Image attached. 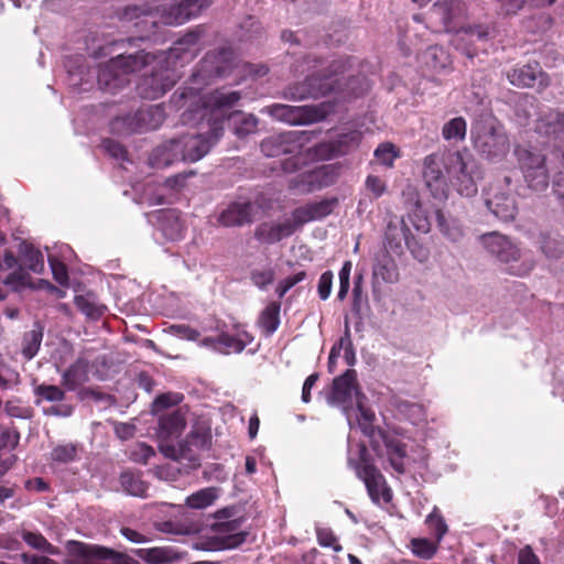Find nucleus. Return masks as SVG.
I'll use <instances>...</instances> for the list:
<instances>
[{"label": "nucleus", "instance_id": "5fc2aeb1", "mask_svg": "<svg viewBox=\"0 0 564 564\" xmlns=\"http://www.w3.org/2000/svg\"><path fill=\"white\" fill-rule=\"evenodd\" d=\"M352 263L351 261H345L340 271H339V290L337 293V299L339 301H344L348 294L350 288V272H351Z\"/></svg>", "mask_w": 564, "mask_h": 564}, {"label": "nucleus", "instance_id": "37998d69", "mask_svg": "<svg viewBox=\"0 0 564 564\" xmlns=\"http://www.w3.org/2000/svg\"><path fill=\"white\" fill-rule=\"evenodd\" d=\"M137 554L150 564H165L174 560L173 551L165 547L140 549Z\"/></svg>", "mask_w": 564, "mask_h": 564}, {"label": "nucleus", "instance_id": "9d476101", "mask_svg": "<svg viewBox=\"0 0 564 564\" xmlns=\"http://www.w3.org/2000/svg\"><path fill=\"white\" fill-rule=\"evenodd\" d=\"M155 67L149 76H144L139 86V94L145 99H158L166 91L173 88L178 79L175 69L167 66V57L165 54H160L156 58Z\"/></svg>", "mask_w": 564, "mask_h": 564}, {"label": "nucleus", "instance_id": "72a5a7b5", "mask_svg": "<svg viewBox=\"0 0 564 564\" xmlns=\"http://www.w3.org/2000/svg\"><path fill=\"white\" fill-rule=\"evenodd\" d=\"M74 303L83 314L93 319L100 318L107 310L106 305L98 301L94 292L76 295Z\"/></svg>", "mask_w": 564, "mask_h": 564}, {"label": "nucleus", "instance_id": "09e8293b", "mask_svg": "<svg viewBox=\"0 0 564 564\" xmlns=\"http://www.w3.org/2000/svg\"><path fill=\"white\" fill-rule=\"evenodd\" d=\"M34 394L39 398L36 404L42 400L47 402H62L65 400V391L57 386L42 383L34 388Z\"/></svg>", "mask_w": 564, "mask_h": 564}, {"label": "nucleus", "instance_id": "20e7f679", "mask_svg": "<svg viewBox=\"0 0 564 564\" xmlns=\"http://www.w3.org/2000/svg\"><path fill=\"white\" fill-rule=\"evenodd\" d=\"M214 0H165L162 4L143 2L127 6L121 14L126 21L149 18L151 25L158 22L167 25H178L198 17L212 6Z\"/></svg>", "mask_w": 564, "mask_h": 564}, {"label": "nucleus", "instance_id": "bb28decb", "mask_svg": "<svg viewBox=\"0 0 564 564\" xmlns=\"http://www.w3.org/2000/svg\"><path fill=\"white\" fill-rule=\"evenodd\" d=\"M203 31L195 30L186 33L174 43L170 54L174 57L189 61L194 58L200 50V39Z\"/></svg>", "mask_w": 564, "mask_h": 564}, {"label": "nucleus", "instance_id": "1a4fd4ad", "mask_svg": "<svg viewBox=\"0 0 564 564\" xmlns=\"http://www.w3.org/2000/svg\"><path fill=\"white\" fill-rule=\"evenodd\" d=\"M208 435L200 431H193L184 441L176 445L161 443L160 451L166 457L181 463L186 468L199 466V452L207 446Z\"/></svg>", "mask_w": 564, "mask_h": 564}, {"label": "nucleus", "instance_id": "ddd939ff", "mask_svg": "<svg viewBox=\"0 0 564 564\" xmlns=\"http://www.w3.org/2000/svg\"><path fill=\"white\" fill-rule=\"evenodd\" d=\"M236 68H240V64L236 61L234 51L229 47H221L205 55L194 76H199L203 79L226 77Z\"/></svg>", "mask_w": 564, "mask_h": 564}, {"label": "nucleus", "instance_id": "a878e982", "mask_svg": "<svg viewBox=\"0 0 564 564\" xmlns=\"http://www.w3.org/2000/svg\"><path fill=\"white\" fill-rule=\"evenodd\" d=\"M128 79L121 74L115 58L100 64L97 72V84L101 90L115 93L123 87Z\"/></svg>", "mask_w": 564, "mask_h": 564}, {"label": "nucleus", "instance_id": "69168bd1", "mask_svg": "<svg viewBox=\"0 0 564 564\" xmlns=\"http://www.w3.org/2000/svg\"><path fill=\"white\" fill-rule=\"evenodd\" d=\"M333 272L325 271L318 281L317 292L321 300L325 301L329 297L333 288Z\"/></svg>", "mask_w": 564, "mask_h": 564}, {"label": "nucleus", "instance_id": "603ef678", "mask_svg": "<svg viewBox=\"0 0 564 564\" xmlns=\"http://www.w3.org/2000/svg\"><path fill=\"white\" fill-rule=\"evenodd\" d=\"M155 528H156V530H159L163 533H169V534H174V535H186L191 532L187 524H185L181 521H173V520L156 522Z\"/></svg>", "mask_w": 564, "mask_h": 564}, {"label": "nucleus", "instance_id": "c03bdc74", "mask_svg": "<svg viewBox=\"0 0 564 564\" xmlns=\"http://www.w3.org/2000/svg\"><path fill=\"white\" fill-rule=\"evenodd\" d=\"M78 444L63 443L57 444L51 452V459L58 464H68L75 462L78 457Z\"/></svg>", "mask_w": 564, "mask_h": 564}, {"label": "nucleus", "instance_id": "f704fd0d", "mask_svg": "<svg viewBox=\"0 0 564 564\" xmlns=\"http://www.w3.org/2000/svg\"><path fill=\"white\" fill-rule=\"evenodd\" d=\"M119 481L126 494L140 498L147 497L149 486L139 473L126 470L121 473Z\"/></svg>", "mask_w": 564, "mask_h": 564}, {"label": "nucleus", "instance_id": "f8f14e48", "mask_svg": "<svg viewBox=\"0 0 564 564\" xmlns=\"http://www.w3.org/2000/svg\"><path fill=\"white\" fill-rule=\"evenodd\" d=\"M234 511L231 508H225L216 512V519L219 521L214 524V530L218 533L214 545L217 550L236 549L245 543L248 533L241 531V519H231Z\"/></svg>", "mask_w": 564, "mask_h": 564}, {"label": "nucleus", "instance_id": "6e6d98bb", "mask_svg": "<svg viewBox=\"0 0 564 564\" xmlns=\"http://www.w3.org/2000/svg\"><path fill=\"white\" fill-rule=\"evenodd\" d=\"M430 529L433 531L434 535L436 536L437 541H441L444 534L447 532V525L443 519V517L438 513L437 509L435 508L433 512H431L425 521Z\"/></svg>", "mask_w": 564, "mask_h": 564}, {"label": "nucleus", "instance_id": "6e6552de", "mask_svg": "<svg viewBox=\"0 0 564 564\" xmlns=\"http://www.w3.org/2000/svg\"><path fill=\"white\" fill-rule=\"evenodd\" d=\"M164 120L165 111L161 105H145L133 112L113 118L110 129L118 134L141 133L158 129Z\"/></svg>", "mask_w": 564, "mask_h": 564}, {"label": "nucleus", "instance_id": "412c9836", "mask_svg": "<svg viewBox=\"0 0 564 564\" xmlns=\"http://www.w3.org/2000/svg\"><path fill=\"white\" fill-rule=\"evenodd\" d=\"M508 80L518 87H534L547 85V76L538 63L514 67L507 73Z\"/></svg>", "mask_w": 564, "mask_h": 564}, {"label": "nucleus", "instance_id": "ea45409f", "mask_svg": "<svg viewBox=\"0 0 564 564\" xmlns=\"http://www.w3.org/2000/svg\"><path fill=\"white\" fill-rule=\"evenodd\" d=\"M528 186L535 192H543L549 186V171L544 164L523 173Z\"/></svg>", "mask_w": 564, "mask_h": 564}, {"label": "nucleus", "instance_id": "dca6fc26", "mask_svg": "<svg viewBox=\"0 0 564 564\" xmlns=\"http://www.w3.org/2000/svg\"><path fill=\"white\" fill-rule=\"evenodd\" d=\"M485 205L496 218L506 223L513 220L518 213L514 197L499 185H491L485 192Z\"/></svg>", "mask_w": 564, "mask_h": 564}, {"label": "nucleus", "instance_id": "c9c22d12", "mask_svg": "<svg viewBox=\"0 0 564 564\" xmlns=\"http://www.w3.org/2000/svg\"><path fill=\"white\" fill-rule=\"evenodd\" d=\"M161 230L170 240H177L183 235V225L175 210L170 209L161 213Z\"/></svg>", "mask_w": 564, "mask_h": 564}, {"label": "nucleus", "instance_id": "4c0bfd02", "mask_svg": "<svg viewBox=\"0 0 564 564\" xmlns=\"http://www.w3.org/2000/svg\"><path fill=\"white\" fill-rule=\"evenodd\" d=\"M43 339V328L35 323L33 328L26 332L22 340V355L31 360L39 351Z\"/></svg>", "mask_w": 564, "mask_h": 564}, {"label": "nucleus", "instance_id": "58836bf2", "mask_svg": "<svg viewBox=\"0 0 564 564\" xmlns=\"http://www.w3.org/2000/svg\"><path fill=\"white\" fill-rule=\"evenodd\" d=\"M467 133V122L463 117H455L444 123L442 137L446 141L459 142L465 140Z\"/></svg>", "mask_w": 564, "mask_h": 564}, {"label": "nucleus", "instance_id": "2eb2a0df", "mask_svg": "<svg viewBox=\"0 0 564 564\" xmlns=\"http://www.w3.org/2000/svg\"><path fill=\"white\" fill-rule=\"evenodd\" d=\"M262 112L292 126L306 124L318 119V111L312 106L273 104L264 107Z\"/></svg>", "mask_w": 564, "mask_h": 564}, {"label": "nucleus", "instance_id": "6ab92c4d", "mask_svg": "<svg viewBox=\"0 0 564 564\" xmlns=\"http://www.w3.org/2000/svg\"><path fill=\"white\" fill-rule=\"evenodd\" d=\"M380 445L383 451V455L381 457H387L389 467L393 469L397 474L403 475L406 470V445L401 440H399L398 437L390 433L381 435Z\"/></svg>", "mask_w": 564, "mask_h": 564}, {"label": "nucleus", "instance_id": "9b49d317", "mask_svg": "<svg viewBox=\"0 0 564 564\" xmlns=\"http://www.w3.org/2000/svg\"><path fill=\"white\" fill-rule=\"evenodd\" d=\"M348 464L355 469L357 477L365 482L367 491L373 502L378 503L380 499L384 502L391 500V490L387 486L381 471L367 458V448L365 446L360 447V463L349 458Z\"/></svg>", "mask_w": 564, "mask_h": 564}, {"label": "nucleus", "instance_id": "4468645a", "mask_svg": "<svg viewBox=\"0 0 564 564\" xmlns=\"http://www.w3.org/2000/svg\"><path fill=\"white\" fill-rule=\"evenodd\" d=\"M70 551L76 555L73 564H129L130 558L111 549L73 542Z\"/></svg>", "mask_w": 564, "mask_h": 564}, {"label": "nucleus", "instance_id": "49530a36", "mask_svg": "<svg viewBox=\"0 0 564 564\" xmlns=\"http://www.w3.org/2000/svg\"><path fill=\"white\" fill-rule=\"evenodd\" d=\"M290 186L301 193L313 192L321 187L319 174L316 172L301 173L291 180Z\"/></svg>", "mask_w": 564, "mask_h": 564}, {"label": "nucleus", "instance_id": "f257e3e1", "mask_svg": "<svg viewBox=\"0 0 564 564\" xmlns=\"http://www.w3.org/2000/svg\"><path fill=\"white\" fill-rule=\"evenodd\" d=\"M442 164L449 182L462 196L471 197L477 194V180L480 177V172L476 160L466 152L455 151L444 154L442 162L436 154H430L424 159V181L435 198L447 197V184Z\"/></svg>", "mask_w": 564, "mask_h": 564}, {"label": "nucleus", "instance_id": "338daca9", "mask_svg": "<svg viewBox=\"0 0 564 564\" xmlns=\"http://www.w3.org/2000/svg\"><path fill=\"white\" fill-rule=\"evenodd\" d=\"M101 148L115 159H124L127 154L126 149L119 142L111 139H105Z\"/></svg>", "mask_w": 564, "mask_h": 564}, {"label": "nucleus", "instance_id": "0eeeda50", "mask_svg": "<svg viewBox=\"0 0 564 564\" xmlns=\"http://www.w3.org/2000/svg\"><path fill=\"white\" fill-rule=\"evenodd\" d=\"M481 241L492 257L508 265L509 274L524 276L534 268L533 261L523 259L521 250L507 236L492 231L482 235Z\"/></svg>", "mask_w": 564, "mask_h": 564}, {"label": "nucleus", "instance_id": "e2e57ef3", "mask_svg": "<svg viewBox=\"0 0 564 564\" xmlns=\"http://www.w3.org/2000/svg\"><path fill=\"white\" fill-rule=\"evenodd\" d=\"M48 262L54 279L62 285L66 284L68 282V273L66 265L52 256H48Z\"/></svg>", "mask_w": 564, "mask_h": 564}, {"label": "nucleus", "instance_id": "a19ab883", "mask_svg": "<svg viewBox=\"0 0 564 564\" xmlns=\"http://www.w3.org/2000/svg\"><path fill=\"white\" fill-rule=\"evenodd\" d=\"M436 221L441 232L451 241L458 242L464 236L462 227L455 221L446 218L442 210H436Z\"/></svg>", "mask_w": 564, "mask_h": 564}, {"label": "nucleus", "instance_id": "e433bc0d", "mask_svg": "<svg viewBox=\"0 0 564 564\" xmlns=\"http://www.w3.org/2000/svg\"><path fill=\"white\" fill-rule=\"evenodd\" d=\"M514 154L522 173L529 172L545 163V155L536 150L517 147Z\"/></svg>", "mask_w": 564, "mask_h": 564}, {"label": "nucleus", "instance_id": "864d4df0", "mask_svg": "<svg viewBox=\"0 0 564 564\" xmlns=\"http://www.w3.org/2000/svg\"><path fill=\"white\" fill-rule=\"evenodd\" d=\"M352 263L351 261H345L340 271H339V290L337 293V299L339 301H344L348 294L350 288V272H351Z\"/></svg>", "mask_w": 564, "mask_h": 564}, {"label": "nucleus", "instance_id": "c85d7f7f", "mask_svg": "<svg viewBox=\"0 0 564 564\" xmlns=\"http://www.w3.org/2000/svg\"><path fill=\"white\" fill-rule=\"evenodd\" d=\"M203 344L221 354L241 352L246 348V341L242 338L227 333H221L216 337H206Z\"/></svg>", "mask_w": 564, "mask_h": 564}, {"label": "nucleus", "instance_id": "7c9ffc66", "mask_svg": "<svg viewBox=\"0 0 564 564\" xmlns=\"http://www.w3.org/2000/svg\"><path fill=\"white\" fill-rule=\"evenodd\" d=\"M280 310L279 302H270L260 313L257 325L262 334L267 337L273 335L280 326Z\"/></svg>", "mask_w": 564, "mask_h": 564}, {"label": "nucleus", "instance_id": "bf43d9fd", "mask_svg": "<svg viewBox=\"0 0 564 564\" xmlns=\"http://www.w3.org/2000/svg\"><path fill=\"white\" fill-rule=\"evenodd\" d=\"M166 332L181 339L196 340L199 332L185 324H173L166 328Z\"/></svg>", "mask_w": 564, "mask_h": 564}, {"label": "nucleus", "instance_id": "473e14b6", "mask_svg": "<svg viewBox=\"0 0 564 564\" xmlns=\"http://www.w3.org/2000/svg\"><path fill=\"white\" fill-rule=\"evenodd\" d=\"M87 380V364L77 359L62 373V387L67 391H75Z\"/></svg>", "mask_w": 564, "mask_h": 564}, {"label": "nucleus", "instance_id": "5701e85b", "mask_svg": "<svg viewBox=\"0 0 564 564\" xmlns=\"http://www.w3.org/2000/svg\"><path fill=\"white\" fill-rule=\"evenodd\" d=\"M296 226L294 219H285L282 223H262L256 228L254 237L262 243L273 245L291 236Z\"/></svg>", "mask_w": 564, "mask_h": 564}, {"label": "nucleus", "instance_id": "a211bd4d", "mask_svg": "<svg viewBox=\"0 0 564 564\" xmlns=\"http://www.w3.org/2000/svg\"><path fill=\"white\" fill-rule=\"evenodd\" d=\"M354 397H356V400L360 398L357 386V373L355 370L348 369L341 376L333 380L332 391L327 401L329 404L346 408L351 405Z\"/></svg>", "mask_w": 564, "mask_h": 564}, {"label": "nucleus", "instance_id": "cd10ccee", "mask_svg": "<svg viewBox=\"0 0 564 564\" xmlns=\"http://www.w3.org/2000/svg\"><path fill=\"white\" fill-rule=\"evenodd\" d=\"M185 419L178 410L165 413L159 419V437L164 441L181 434L185 427Z\"/></svg>", "mask_w": 564, "mask_h": 564}, {"label": "nucleus", "instance_id": "a18cd8bd", "mask_svg": "<svg viewBox=\"0 0 564 564\" xmlns=\"http://www.w3.org/2000/svg\"><path fill=\"white\" fill-rule=\"evenodd\" d=\"M217 490L213 487L200 489L186 498V505L192 509H204L213 505Z\"/></svg>", "mask_w": 564, "mask_h": 564}, {"label": "nucleus", "instance_id": "f03ea898", "mask_svg": "<svg viewBox=\"0 0 564 564\" xmlns=\"http://www.w3.org/2000/svg\"><path fill=\"white\" fill-rule=\"evenodd\" d=\"M241 99L237 90L218 88L203 98L204 108L209 110L215 119L206 133L183 134L176 138L181 153L184 154V162H196L204 158L224 132V117Z\"/></svg>", "mask_w": 564, "mask_h": 564}, {"label": "nucleus", "instance_id": "774afa93", "mask_svg": "<svg viewBox=\"0 0 564 564\" xmlns=\"http://www.w3.org/2000/svg\"><path fill=\"white\" fill-rule=\"evenodd\" d=\"M553 194L564 208V172H558L553 180Z\"/></svg>", "mask_w": 564, "mask_h": 564}, {"label": "nucleus", "instance_id": "b1692460", "mask_svg": "<svg viewBox=\"0 0 564 564\" xmlns=\"http://www.w3.org/2000/svg\"><path fill=\"white\" fill-rule=\"evenodd\" d=\"M159 55L139 50L135 52H124L115 58L121 74L127 78L128 75L143 69L145 66L153 64Z\"/></svg>", "mask_w": 564, "mask_h": 564}, {"label": "nucleus", "instance_id": "13d9d810", "mask_svg": "<svg viewBox=\"0 0 564 564\" xmlns=\"http://www.w3.org/2000/svg\"><path fill=\"white\" fill-rule=\"evenodd\" d=\"M376 159L384 166L391 167L397 152L391 143H382L375 151Z\"/></svg>", "mask_w": 564, "mask_h": 564}, {"label": "nucleus", "instance_id": "39448f33", "mask_svg": "<svg viewBox=\"0 0 564 564\" xmlns=\"http://www.w3.org/2000/svg\"><path fill=\"white\" fill-rule=\"evenodd\" d=\"M470 137L475 151L490 162H499L510 150L509 138L498 119L481 113L473 122Z\"/></svg>", "mask_w": 564, "mask_h": 564}, {"label": "nucleus", "instance_id": "0e129e2a", "mask_svg": "<svg viewBox=\"0 0 564 564\" xmlns=\"http://www.w3.org/2000/svg\"><path fill=\"white\" fill-rule=\"evenodd\" d=\"M155 476L164 481H175L180 474L181 469L173 464H166L162 466H158L154 471Z\"/></svg>", "mask_w": 564, "mask_h": 564}, {"label": "nucleus", "instance_id": "f3484780", "mask_svg": "<svg viewBox=\"0 0 564 564\" xmlns=\"http://www.w3.org/2000/svg\"><path fill=\"white\" fill-rule=\"evenodd\" d=\"M361 138L362 133L359 130L341 132L335 139L319 143L316 147V154L323 160L345 155L359 147Z\"/></svg>", "mask_w": 564, "mask_h": 564}, {"label": "nucleus", "instance_id": "aec40b11", "mask_svg": "<svg viewBox=\"0 0 564 564\" xmlns=\"http://www.w3.org/2000/svg\"><path fill=\"white\" fill-rule=\"evenodd\" d=\"M256 205L251 202H234L218 216V223L224 227H236L250 224L253 220Z\"/></svg>", "mask_w": 564, "mask_h": 564}, {"label": "nucleus", "instance_id": "4be33fe9", "mask_svg": "<svg viewBox=\"0 0 564 564\" xmlns=\"http://www.w3.org/2000/svg\"><path fill=\"white\" fill-rule=\"evenodd\" d=\"M336 205V198L308 203L304 206L295 208L292 213V217L297 226H302L306 223L318 220L328 216Z\"/></svg>", "mask_w": 564, "mask_h": 564}, {"label": "nucleus", "instance_id": "3c124183", "mask_svg": "<svg viewBox=\"0 0 564 564\" xmlns=\"http://www.w3.org/2000/svg\"><path fill=\"white\" fill-rule=\"evenodd\" d=\"M317 542L323 547H332L335 552H340L343 546L338 543L336 535L330 528H316Z\"/></svg>", "mask_w": 564, "mask_h": 564}, {"label": "nucleus", "instance_id": "052dcab7", "mask_svg": "<svg viewBox=\"0 0 564 564\" xmlns=\"http://www.w3.org/2000/svg\"><path fill=\"white\" fill-rule=\"evenodd\" d=\"M274 280V271L272 269L268 270H254L251 272V281L259 289H265L270 285Z\"/></svg>", "mask_w": 564, "mask_h": 564}, {"label": "nucleus", "instance_id": "c756f323", "mask_svg": "<svg viewBox=\"0 0 564 564\" xmlns=\"http://www.w3.org/2000/svg\"><path fill=\"white\" fill-rule=\"evenodd\" d=\"M229 124L238 138H246L258 130L259 119L252 113L235 111L228 116Z\"/></svg>", "mask_w": 564, "mask_h": 564}, {"label": "nucleus", "instance_id": "393cba45", "mask_svg": "<svg viewBox=\"0 0 564 564\" xmlns=\"http://www.w3.org/2000/svg\"><path fill=\"white\" fill-rule=\"evenodd\" d=\"M177 162H184V154L181 153L176 139L156 147L149 158V163L154 169H164Z\"/></svg>", "mask_w": 564, "mask_h": 564}, {"label": "nucleus", "instance_id": "423d86ee", "mask_svg": "<svg viewBox=\"0 0 564 564\" xmlns=\"http://www.w3.org/2000/svg\"><path fill=\"white\" fill-rule=\"evenodd\" d=\"M310 140L306 131H286L265 138L261 144V152L268 158L291 154L282 161L284 173H293L300 169L303 160L299 156L303 145Z\"/></svg>", "mask_w": 564, "mask_h": 564}, {"label": "nucleus", "instance_id": "7ed1b4c3", "mask_svg": "<svg viewBox=\"0 0 564 564\" xmlns=\"http://www.w3.org/2000/svg\"><path fill=\"white\" fill-rule=\"evenodd\" d=\"M324 61L307 55L303 58L301 72H308L303 82L286 86L282 97L286 100L301 101L305 99H318L326 95L344 90L346 83L339 77L346 72V62L335 59L327 66Z\"/></svg>", "mask_w": 564, "mask_h": 564}, {"label": "nucleus", "instance_id": "4d7b16f0", "mask_svg": "<svg viewBox=\"0 0 564 564\" xmlns=\"http://www.w3.org/2000/svg\"><path fill=\"white\" fill-rule=\"evenodd\" d=\"M373 276L386 283H394L398 281V273L391 263H378L373 267Z\"/></svg>", "mask_w": 564, "mask_h": 564}, {"label": "nucleus", "instance_id": "79ce46f5", "mask_svg": "<svg viewBox=\"0 0 564 564\" xmlns=\"http://www.w3.org/2000/svg\"><path fill=\"white\" fill-rule=\"evenodd\" d=\"M22 540L32 549L37 551L55 555L58 553L56 546L52 545L41 533L22 530L21 531Z\"/></svg>", "mask_w": 564, "mask_h": 564}, {"label": "nucleus", "instance_id": "680f3d73", "mask_svg": "<svg viewBox=\"0 0 564 564\" xmlns=\"http://www.w3.org/2000/svg\"><path fill=\"white\" fill-rule=\"evenodd\" d=\"M425 58L433 59L432 67L434 69L444 68L446 66V55L442 47L431 46L425 51Z\"/></svg>", "mask_w": 564, "mask_h": 564}, {"label": "nucleus", "instance_id": "8fccbe9b", "mask_svg": "<svg viewBox=\"0 0 564 564\" xmlns=\"http://www.w3.org/2000/svg\"><path fill=\"white\" fill-rule=\"evenodd\" d=\"M412 552L424 560L432 558L436 551L437 545L436 543L427 540V539H413L411 541Z\"/></svg>", "mask_w": 564, "mask_h": 564}, {"label": "nucleus", "instance_id": "2f4dec72", "mask_svg": "<svg viewBox=\"0 0 564 564\" xmlns=\"http://www.w3.org/2000/svg\"><path fill=\"white\" fill-rule=\"evenodd\" d=\"M411 231L402 218H393L389 220L384 237L390 249H398L401 247V241L404 240L406 246H410Z\"/></svg>", "mask_w": 564, "mask_h": 564}, {"label": "nucleus", "instance_id": "de8ad7c7", "mask_svg": "<svg viewBox=\"0 0 564 564\" xmlns=\"http://www.w3.org/2000/svg\"><path fill=\"white\" fill-rule=\"evenodd\" d=\"M358 424L364 435L369 438L372 451L376 453L378 457L381 458V456L383 455V451L380 445L381 435H386L388 432L377 429L373 425V421L358 422Z\"/></svg>", "mask_w": 564, "mask_h": 564}]
</instances>
